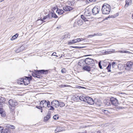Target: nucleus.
Returning <instances> with one entry per match:
<instances>
[{"label":"nucleus","mask_w":133,"mask_h":133,"mask_svg":"<svg viewBox=\"0 0 133 133\" xmlns=\"http://www.w3.org/2000/svg\"><path fill=\"white\" fill-rule=\"evenodd\" d=\"M98 76H102V77H104V74L103 73H101L100 74H99Z\"/></svg>","instance_id":"nucleus-37"},{"label":"nucleus","mask_w":133,"mask_h":133,"mask_svg":"<svg viewBox=\"0 0 133 133\" xmlns=\"http://www.w3.org/2000/svg\"><path fill=\"white\" fill-rule=\"evenodd\" d=\"M11 128H12V129H14V128H15V127L13 125H12V126H11Z\"/></svg>","instance_id":"nucleus-56"},{"label":"nucleus","mask_w":133,"mask_h":133,"mask_svg":"<svg viewBox=\"0 0 133 133\" xmlns=\"http://www.w3.org/2000/svg\"><path fill=\"white\" fill-rule=\"evenodd\" d=\"M117 52H119L121 53H129V52H130L128 51H117Z\"/></svg>","instance_id":"nucleus-31"},{"label":"nucleus","mask_w":133,"mask_h":133,"mask_svg":"<svg viewBox=\"0 0 133 133\" xmlns=\"http://www.w3.org/2000/svg\"><path fill=\"white\" fill-rule=\"evenodd\" d=\"M31 77H26L24 79V80L23 84L25 85H27L30 83V81L31 80Z\"/></svg>","instance_id":"nucleus-10"},{"label":"nucleus","mask_w":133,"mask_h":133,"mask_svg":"<svg viewBox=\"0 0 133 133\" xmlns=\"http://www.w3.org/2000/svg\"><path fill=\"white\" fill-rule=\"evenodd\" d=\"M37 74V73H33L32 74V76L33 77H36Z\"/></svg>","instance_id":"nucleus-38"},{"label":"nucleus","mask_w":133,"mask_h":133,"mask_svg":"<svg viewBox=\"0 0 133 133\" xmlns=\"http://www.w3.org/2000/svg\"><path fill=\"white\" fill-rule=\"evenodd\" d=\"M70 37V35L69 33L68 32H66L65 33V35L63 37V39H64V38H69Z\"/></svg>","instance_id":"nucleus-20"},{"label":"nucleus","mask_w":133,"mask_h":133,"mask_svg":"<svg viewBox=\"0 0 133 133\" xmlns=\"http://www.w3.org/2000/svg\"><path fill=\"white\" fill-rule=\"evenodd\" d=\"M125 4L124 6L125 8H127L128 6L131 5L132 3V1L131 0H126Z\"/></svg>","instance_id":"nucleus-13"},{"label":"nucleus","mask_w":133,"mask_h":133,"mask_svg":"<svg viewBox=\"0 0 133 133\" xmlns=\"http://www.w3.org/2000/svg\"><path fill=\"white\" fill-rule=\"evenodd\" d=\"M83 69L88 71H89L91 70L90 67L88 66H86L83 68Z\"/></svg>","instance_id":"nucleus-18"},{"label":"nucleus","mask_w":133,"mask_h":133,"mask_svg":"<svg viewBox=\"0 0 133 133\" xmlns=\"http://www.w3.org/2000/svg\"><path fill=\"white\" fill-rule=\"evenodd\" d=\"M89 1L90 2H94L95 1V0H89Z\"/></svg>","instance_id":"nucleus-58"},{"label":"nucleus","mask_w":133,"mask_h":133,"mask_svg":"<svg viewBox=\"0 0 133 133\" xmlns=\"http://www.w3.org/2000/svg\"><path fill=\"white\" fill-rule=\"evenodd\" d=\"M48 119L47 118H46V117H45L44 118V120L45 121H47L48 120Z\"/></svg>","instance_id":"nucleus-46"},{"label":"nucleus","mask_w":133,"mask_h":133,"mask_svg":"<svg viewBox=\"0 0 133 133\" xmlns=\"http://www.w3.org/2000/svg\"><path fill=\"white\" fill-rule=\"evenodd\" d=\"M36 107L38 109H41L42 108V107L40 106H37Z\"/></svg>","instance_id":"nucleus-44"},{"label":"nucleus","mask_w":133,"mask_h":133,"mask_svg":"<svg viewBox=\"0 0 133 133\" xmlns=\"http://www.w3.org/2000/svg\"><path fill=\"white\" fill-rule=\"evenodd\" d=\"M110 9V5L107 3H105L102 6V10L103 14H108L109 13Z\"/></svg>","instance_id":"nucleus-1"},{"label":"nucleus","mask_w":133,"mask_h":133,"mask_svg":"<svg viewBox=\"0 0 133 133\" xmlns=\"http://www.w3.org/2000/svg\"><path fill=\"white\" fill-rule=\"evenodd\" d=\"M97 133H101L100 131H98L97 132Z\"/></svg>","instance_id":"nucleus-64"},{"label":"nucleus","mask_w":133,"mask_h":133,"mask_svg":"<svg viewBox=\"0 0 133 133\" xmlns=\"http://www.w3.org/2000/svg\"><path fill=\"white\" fill-rule=\"evenodd\" d=\"M53 106L52 105L51 106L50 104V105H49V107L47 108H49V109L50 110H54L55 109L54 107H53Z\"/></svg>","instance_id":"nucleus-28"},{"label":"nucleus","mask_w":133,"mask_h":133,"mask_svg":"<svg viewBox=\"0 0 133 133\" xmlns=\"http://www.w3.org/2000/svg\"><path fill=\"white\" fill-rule=\"evenodd\" d=\"M50 104V102L48 100H43L40 103V106L42 107L46 108L49 107V105Z\"/></svg>","instance_id":"nucleus-3"},{"label":"nucleus","mask_w":133,"mask_h":133,"mask_svg":"<svg viewBox=\"0 0 133 133\" xmlns=\"http://www.w3.org/2000/svg\"><path fill=\"white\" fill-rule=\"evenodd\" d=\"M10 132L9 130L8 129H4L3 130H2V131L1 132V133H10Z\"/></svg>","instance_id":"nucleus-21"},{"label":"nucleus","mask_w":133,"mask_h":133,"mask_svg":"<svg viewBox=\"0 0 133 133\" xmlns=\"http://www.w3.org/2000/svg\"><path fill=\"white\" fill-rule=\"evenodd\" d=\"M76 43H77L76 39H74L69 41L68 42V44L70 45Z\"/></svg>","instance_id":"nucleus-22"},{"label":"nucleus","mask_w":133,"mask_h":133,"mask_svg":"<svg viewBox=\"0 0 133 133\" xmlns=\"http://www.w3.org/2000/svg\"><path fill=\"white\" fill-rule=\"evenodd\" d=\"M56 52H54L52 53V56H56V57H58L57 56H56Z\"/></svg>","instance_id":"nucleus-45"},{"label":"nucleus","mask_w":133,"mask_h":133,"mask_svg":"<svg viewBox=\"0 0 133 133\" xmlns=\"http://www.w3.org/2000/svg\"><path fill=\"white\" fill-rule=\"evenodd\" d=\"M125 64H119L118 65V68L120 70H123L125 68Z\"/></svg>","instance_id":"nucleus-16"},{"label":"nucleus","mask_w":133,"mask_h":133,"mask_svg":"<svg viewBox=\"0 0 133 133\" xmlns=\"http://www.w3.org/2000/svg\"><path fill=\"white\" fill-rule=\"evenodd\" d=\"M115 62H113L112 64V65L113 66L115 64Z\"/></svg>","instance_id":"nucleus-55"},{"label":"nucleus","mask_w":133,"mask_h":133,"mask_svg":"<svg viewBox=\"0 0 133 133\" xmlns=\"http://www.w3.org/2000/svg\"><path fill=\"white\" fill-rule=\"evenodd\" d=\"M17 83L20 84H23V83H22L21 81V80H20L19 79V80H18V81L17 82Z\"/></svg>","instance_id":"nucleus-35"},{"label":"nucleus","mask_w":133,"mask_h":133,"mask_svg":"<svg viewBox=\"0 0 133 133\" xmlns=\"http://www.w3.org/2000/svg\"><path fill=\"white\" fill-rule=\"evenodd\" d=\"M59 107V106L60 107H62L65 106V104L63 102H59V105H58Z\"/></svg>","instance_id":"nucleus-29"},{"label":"nucleus","mask_w":133,"mask_h":133,"mask_svg":"<svg viewBox=\"0 0 133 133\" xmlns=\"http://www.w3.org/2000/svg\"><path fill=\"white\" fill-rule=\"evenodd\" d=\"M3 106V104L0 102V108H2Z\"/></svg>","instance_id":"nucleus-50"},{"label":"nucleus","mask_w":133,"mask_h":133,"mask_svg":"<svg viewBox=\"0 0 133 133\" xmlns=\"http://www.w3.org/2000/svg\"><path fill=\"white\" fill-rule=\"evenodd\" d=\"M61 72L62 73H64L65 72L62 69L61 70Z\"/></svg>","instance_id":"nucleus-63"},{"label":"nucleus","mask_w":133,"mask_h":133,"mask_svg":"<svg viewBox=\"0 0 133 133\" xmlns=\"http://www.w3.org/2000/svg\"><path fill=\"white\" fill-rule=\"evenodd\" d=\"M3 127L0 126V132L2 131V130H3Z\"/></svg>","instance_id":"nucleus-47"},{"label":"nucleus","mask_w":133,"mask_h":133,"mask_svg":"<svg viewBox=\"0 0 133 133\" xmlns=\"http://www.w3.org/2000/svg\"><path fill=\"white\" fill-rule=\"evenodd\" d=\"M19 79L21 81L22 83L23 84L24 82V79L23 78H21Z\"/></svg>","instance_id":"nucleus-39"},{"label":"nucleus","mask_w":133,"mask_h":133,"mask_svg":"<svg viewBox=\"0 0 133 133\" xmlns=\"http://www.w3.org/2000/svg\"><path fill=\"white\" fill-rule=\"evenodd\" d=\"M3 110L2 108H0V114H1L2 112H3Z\"/></svg>","instance_id":"nucleus-42"},{"label":"nucleus","mask_w":133,"mask_h":133,"mask_svg":"<svg viewBox=\"0 0 133 133\" xmlns=\"http://www.w3.org/2000/svg\"><path fill=\"white\" fill-rule=\"evenodd\" d=\"M77 42H78L81 41V38H77L76 39Z\"/></svg>","instance_id":"nucleus-40"},{"label":"nucleus","mask_w":133,"mask_h":133,"mask_svg":"<svg viewBox=\"0 0 133 133\" xmlns=\"http://www.w3.org/2000/svg\"><path fill=\"white\" fill-rule=\"evenodd\" d=\"M6 101V99L4 97L0 96V102L1 103H4Z\"/></svg>","instance_id":"nucleus-23"},{"label":"nucleus","mask_w":133,"mask_h":133,"mask_svg":"<svg viewBox=\"0 0 133 133\" xmlns=\"http://www.w3.org/2000/svg\"><path fill=\"white\" fill-rule=\"evenodd\" d=\"M84 62L87 64L90 65L92 66H94L95 64L93 59L89 58H86L84 60Z\"/></svg>","instance_id":"nucleus-2"},{"label":"nucleus","mask_w":133,"mask_h":133,"mask_svg":"<svg viewBox=\"0 0 133 133\" xmlns=\"http://www.w3.org/2000/svg\"><path fill=\"white\" fill-rule=\"evenodd\" d=\"M9 105L11 107H14L15 106L17 105V103L16 102V101L14 99H10L9 101ZM10 109L12 108L10 107Z\"/></svg>","instance_id":"nucleus-5"},{"label":"nucleus","mask_w":133,"mask_h":133,"mask_svg":"<svg viewBox=\"0 0 133 133\" xmlns=\"http://www.w3.org/2000/svg\"><path fill=\"white\" fill-rule=\"evenodd\" d=\"M47 72V70H37L35 72L36 73L39 74H46Z\"/></svg>","instance_id":"nucleus-11"},{"label":"nucleus","mask_w":133,"mask_h":133,"mask_svg":"<svg viewBox=\"0 0 133 133\" xmlns=\"http://www.w3.org/2000/svg\"><path fill=\"white\" fill-rule=\"evenodd\" d=\"M81 41H82L84 40V38H81Z\"/></svg>","instance_id":"nucleus-62"},{"label":"nucleus","mask_w":133,"mask_h":133,"mask_svg":"<svg viewBox=\"0 0 133 133\" xmlns=\"http://www.w3.org/2000/svg\"><path fill=\"white\" fill-rule=\"evenodd\" d=\"M1 115L3 117H5L6 115V114H5L4 111H3L1 113Z\"/></svg>","instance_id":"nucleus-32"},{"label":"nucleus","mask_w":133,"mask_h":133,"mask_svg":"<svg viewBox=\"0 0 133 133\" xmlns=\"http://www.w3.org/2000/svg\"><path fill=\"white\" fill-rule=\"evenodd\" d=\"M86 97L85 96H81L79 97V98L81 101L85 102V100Z\"/></svg>","instance_id":"nucleus-25"},{"label":"nucleus","mask_w":133,"mask_h":133,"mask_svg":"<svg viewBox=\"0 0 133 133\" xmlns=\"http://www.w3.org/2000/svg\"><path fill=\"white\" fill-rule=\"evenodd\" d=\"M48 16V17H57L56 14L53 11L49 12Z\"/></svg>","instance_id":"nucleus-15"},{"label":"nucleus","mask_w":133,"mask_h":133,"mask_svg":"<svg viewBox=\"0 0 133 133\" xmlns=\"http://www.w3.org/2000/svg\"><path fill=\"white\" fill-rule=\"evenodd\" d=\"M68 86L69 85H64L63 86V87H68Z\"/></svg>","instance_id":"nucleus-54"},{"label":"nucleus","mask_w":133,"mask_h":133,"mask_svg":"<svg viewBox=\"0 0 133 133\" xmlns=\"http://www.w3.org/2000/svg\"><path fill=\"white\" fill-rule=\"evenodd\" d=\"M63 130V128L59 126L57 127L55 131V132H58L62 131Z\"/></svg>","instance_id":"nucleus-17"},{"label":"nucleus","mask_w":133,"mask_h":133,"mask_svg":"<svg viewBox=\"0 0 133 133\" xmlns=\"http://www.w3.org/2000/svg\"><path fill=\"white\" fill-rule=\"evenodd\" d=\"M123 108H122V107H118L117 106V109H123Z\"/></svg>","instance_id":"nucleus-49"},{"label":"nucleus","mask_w":133,"mask_h":133,"mask_svg":"<svg viewBox=\"0 0 133 133\" xmlns=\"http://www.w3.org/2000/svg\"><path fill=\"white\" fill-rule=\"evenodd\" d=\"M90 14H91L89 13L88 12H86L85 13V15L87 16H90Z\"/></svg>","instance_id":"nucleus-33"},{"label":"nucleus","mask_w":133,"mask_h":133,"mask_svg":"<svg viewBox=\"0 0 133 133\" xmlns=\"http://www.w3.org/2000/svg\"><path fill=\"white\" fill-rule=\"evenodd\" d=\"M96 34H97V36H101L102 35V34L101 33H96Z\"/></svg>","instance_id":"nucleus-41"},{"label":"nucleus","mask_w":133,"mask_h":133,"mask_svg":"<svg viewBox=\"0 0 133 133\" xmlns=\"http://www.w3.org/2000/svg\"><path fill=\"white\" fill-rule=\"evenodd\" d=\"M110 101L111 102L112 104L116 107V98L114 97H112L110 99Z\"/></svg>","instance_id":"nucleus-12"},{"label":"nucleus","mask_w":133,"mask_h":133,"mask_svg":"<svg viewBox=\"0 0 133 133\" xmlns=\"http://www.w3.org/2000/svg\"><path fill=\"white\" fill-rule=\"evenodd\" d=\"M81 19L79 20L77 22V24L78 25H81L83 23L82 20L84 22L88 21V20L85 17H81Z\"/></svg>","instance_id":"nucleus-8"},{"label":"nucleus","mask_w":133,"mask_h":133,"mask_svg":"<svg viewBox=\"0 0 133 133\" xmlns=\"http://www.w3.org/2000/svg\"><path fill=\"white\" fill-rule=\"evenodd\" d=\"M98 65L99 67V68L101 69H102V66L101 65V62H99L98 63Z\"/></svg>","instance_id":"nucleus-36"},{"label":"nucleus","mask_w":133,"mask_h":133,"mask_svg":"<svg viewBox=\"0 0 133 133\" xmlns=\"http://www.w3.org/2000/svg\"><path fill=\"white\" fill-rule=\"evenodd\" d=\"M111 66V64H109V65H108V66H107V69L108 70V72H110L111 71V70H110V67Z\"/></svg>","instance_id":"nucleus-27"},{"label":"nucleus","mask_w":133,"mask_h":133,"mask_svg":"<svg viewBox=\"0 0 133 133\" xmlns=\"http://www.w3.org/2000/svg\"><path fill=\"white\" fill-rule=\"evenodd\" d=\"M102 111L103 112L105 113L106 112H107L108 111L107 110L103 109L102 110Z\"/></svg>","instance_id":"nucleus-48"},{"label":"nucleus","mask_w":133,"mask_h":133,"mask_svg":"<svg viewBox=\"0 0 133 133\" xmlns=\"http://www.w3.org/2000/svg\"><path fill=\"white\" fill-rule=\"evenodd\" d=\"M58 105H59V102L56 100L52 101L51 102V105L56 108L59 107Z\"/></svg>","instance_id":"nucleus-9"},{"label":"nucleus","mask_w":133,"mask_h":133,"mask_svg":"<svg viewBox=\"0 0 133 133\" xmlns=\"http://www.w3.org/2000/svg\"><path fill=\"white\" fill-rule=\"evenodd\" d=\"M97 6H95L92 10V12L94 15H96L98 14L100 10Z\"/></svg>","instance_id":"nucleus-7"},{"label":"nucleus","mask_w":133,"mask_h":133,"mask_svg":"<svg viewBox=\"0 0 133 133\" xmlns=\"http://www.w3.org/2000/svg\"><path fill=\"white\" fill-rule=\"evenodd\" d=\"M42 77V76L38 74H37L36 76V78H40Z\"/></svg>","instance_id":"nucleus-34"},{"label":"nucleus","mask_w":133,"mask_h":133,"mask_svg":"<svg viewBox=\"0 0 133 133\" xmlns=\"http://www.w3.org/2000/svg\"><path fill=\"white\" fill-rule=\"evenodd\" d=\"M64 85H60V87H61V88H63V87H63V86Z\"/></svg>","instance_id":"nucleus-60"},{"label":"nucleus","mask_w":133,"mask_h":133,"mask_svg":"<svg viewBox=\"0 0 133 133\" xmlns=\"http://www.w3.org/2000/svg\"><path fill=\"white\" fill-rule=\"evenodd\" d=\"M59 118V117L58 115H55L53 117V118L55 120L58 119Z\"/></svg>","instance_id":"nucleus-30"},{"label":"nucleus","mask_w":133,"mask_h":133,"mask_svg":"<svg viewBox=\"0 0 133 133\" xmlns=\"http://www.w3.org/2000/svg\"><path fill=\"white\" fill-rule=\"evenodd\" d=\"M106 104L108 105H109L110 104V102H107Z\"/></svg>","instance_id":"nucleus-53"},{"label":"nucleus","mask_w":133,"mask_h":133,"mask_svg":"<svg viewBox=\"0 0 133 133\" xmlns=\"http://www.w3.org/2000/svg\"><path fill=\"white\" fill-rule=\"evenodd\" d=\"M56 12L58 14L61 15L64 12V11L62 9H57L56 10Z\"/></svg>","instance_id":"nucleus-19"},{"label":"nucleus","mask_w":133,"mask_h":133,"mask_svg":"<svg viewBox=\"0 0 133 133\" xmlns=\"http://www.w3.org/2000/svg\"><path fill=\"white\" fill-rule=\"evenodd\" d=\"M48 17H43V19H41V18L40 19L37 20V22H38L39 21H41V23H42L43 21L44 22H45V21H44V20L46 19Z\"/></svg>","instance_id":"nucleus-24"},{"label":"nucleus","mask_w":133,"mask_h":133,"mask_svg":"<svg viewBox=\"0 0 133 133\" xmlns=\"http://www.w3.org/2000/svg\"><path fill=\"white\" fill-rule=\"evenodd\" d=\"M133 65L132 62H128L126 64H125V69L127 70H130L131 69Z\"/></svg>","instance_id":"nucleus-4"},{"label":"nucleus","mask_w":133,"mask_h":133,"mask_svg":"<svg viewBox=\"0 0 133 133\" xmlns=\"http://www.w3.org/2000/svg\"><path fill=\"white\" fill-rule=\"evenodd\" d=\"M85 102L91 105L93 104L94 103V102L93 99L88 96L86 97L85 98Z\"/></svg>","instance_id":"nucleus-6"},{"label":"nucleus","mask_w":133,"mask_h":133,"mask_svg":"<svg viewBox=\"0 0 133 133\" xmlns=\"http://www.w3.org/2000/svg\"><path fill=\"white\" fill-rule=\"evenodd\" d=\"M73 9V8L68 6H66L63 7V9L65 11H70Z\"/></svg>","instance_id":"nucleus-14"},{"label":"nucleus","mask_w":133,"mask_h":133,"mask_svg":"<svg viewBox=\"0 0 133 133\" xmlns=\"http://www.w3.org/2000/svg\"><path fill=\"white\" fill-rule=\"evenodd\" d=\"M46 118H47L48 119H49L50 117V114L48 115L46 117Z\"/></svg>","instance_id":"nucleus-43"},{"label":"nucleus","mask_w":133,"mask_h":133,"mask_svg":"<svg viewBox=\"0 0 133 133\" xmlns=\"http://www.w3.org/2000/svg\"><path fill=\"white\" fill-rule=\"evenodd\" d=\"M118 72V74H122V71H121V72Z\"/></svg>","instance_id":"nucleus-59"},{"label":"nucleus","mask_w":133,"mask_h":133,"mask_svg":"<svg viewBox=\"0 0 133 133\" xmlns=\"http://www.w3.org/2000/svg\"><path fill=\"white\" fill-rule=\"evenodd\" d=\"M97 34H94V35H93L94 36H97Z\"/></svg>","instance_id":"nucleus-61"},{"label":"nucleus","mask_w":133,"mask_h":133,"mask_svg":"<svg viewBox=\"0 0 133 133\" xmlns=\"http://www.w3.org/2000/svg\"><path fill=\"white\" fill-rule=\"evenodd\" d=\"M110 17H107V18L106 17L105 19H104L102 21H104L105 20L108 19V18H109Z\"/></svg>","instance_id":"nucleus-52"},{"label":"nucleus","mask_w":133,"mask_h":133,"mask_svg":"<svg viewBox=\"0 0 133 133\" xmlns=\"http://www.w3.org/2000/svg\"><path fill=\"white\" fill-rule=\"evenodd\" d=\"M93 36H94L93 35H88V37H92Z\"/></svg>","instance_id":"nucleus-51"},{"label":"nucleus","mask_w":133,"mask_h":133,"mask_svg":"<svg viewBox=\"0 0 133 133\" xmlns=\"http://www.w3.org/2000/svg\"><path fill=\"white\" fill-rule=\"evenodd\" d=\"M18 36V34H16L12 37L11 38V40H13L16 38Z\"/></svg>","instance_id":"nucleus-26"},{"label":"nucleus","mask_w":133,"mask_h":133,"mask_svg":"<svg viewBox=\"0 0 133 133\" xmlns=\"http://www.w3.org/2000/svg\"><path fill=\"white\" fill-rule=\"evenodd\" d=\"M75 48H83V47H78V46H76L75 47Z\"/></svg>","instance_id":"nucleus-57"}]
</instances>
